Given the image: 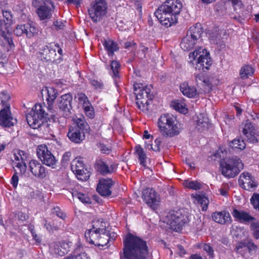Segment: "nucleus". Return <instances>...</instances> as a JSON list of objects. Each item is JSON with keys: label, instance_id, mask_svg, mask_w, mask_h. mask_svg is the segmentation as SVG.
<instances>
[{"label": "nucleus", "instance_id": "obj_36", "mask_svg": "<svg viewBox=\"0 0 259 259\" xmlns=\"http://www.w3.org/2000/svg\"><path fill=\"white\" fill-rule=\"evenodd\" d=\"M171 106L175 110L181 113L185 114L187 112L188 110L186 107V104L181 100L172 101L171 103Z\"/></svg>", "mask_w": 259, "mask_h": 259}, {"label": "nucleus", "instance_id": "obj_42", "mask_svg": "<svg viewBox=\"0 0 259 259\" xmlns=\"http://www.w3.org/2000/svg\"><path fill=\"white\" fill-rule=\"evenodd\" d=\"M75 98L77 99L78 104L82 106V107L89 105L91 103L87 96L82 93H77L75 95Z\"/></svg>", "mask_w": 259, "mask_h": 259}, {"label": "nucleus", "instance_id": "obj_20", "mask_svg": "<svg viewBox=\"0 0 259 259\" xmlns=\"http://www.w3.org/2000/svg\"><path fill=\"white\" fill-rule=\"evenodd\" d=\"M113 185L114 182L111 179H100L97 187V191L101 196L108 197L111 194V189Z\"/></svg>", "mask_w": 259, "mask_h": 259}, {"label": "nucleus", "instance_id": "obj_24", "mask_svg": "<svg viewBox=\"0 0 259 259\" xmlns=\"http://www.w3.org/2000/svg\"><path fill=\"white\" fill-rule=\"evenodd\" d=\"M214 221L220 224H228L231 222V217L227 211H215L212 214Z\"/></svg>", "mask_w": 259, "mask_h": 259}, {"label": "nucleus", "instance_id": "obj_18", "mask_svg": "<svg viewBox=\"0 0 259 259\" xmlns=\"http://www.w3.org/2000/svg\"><path fill=\"white\" fill-rule=\"evenodd\" d=\"M242 132L249 142L256 143L258 142L259 134L257 129L248 120H246Z\"/></svg>", "mask_w": 259, "mask_h": 259}, {"label": "nucleus", "instance_id": "obj_34", "mask_svg": "<svg viewBox=\"0 0 259 259\" xmlns=\"http://www.w3.org/2000/svg\"><path fill=\"white\" fill-rule=\"evenodd\" d=\"M30 23H27L24 24L18 25L14 29V32L17 36H21L25 34L28 37V33L29 32V27Z\"/></svg>", "mask_w": 259, "mask_h": 259}, {"label": "nucleus", "instance_id": "obj_9", "mask_svg": "<svg viewBox=\"0 0 259 259\" xmlns=\"http://www.w3.org/2000/svg\"><path fill=\"white\" fill-rule=\"evenodd\" d=\"M107 4L105 0L93 2L88 9L89 14L94 22L99 21L107 13Z\"/></svg>", "mask_w": 259, "mask_h": 259}, {"label": "nucleus", "instance_id": "obj_26", "mask_svg": "<svg viewBox=\"0 0 259 259\" xmlns=\"http://www.w3.org/2000/svg\"><path fill=\"white\" fill-rule=\"evenodd\" d=\"M100 233L97 231H94L92 229L87 230L84 234V237L88 242L90 244H94L96 246L98 244V241L100 236Z\"/></svg>", "mask_w": 259, "mask_h": 259}, {"label": "nucleus", "instance_id": "obj_21", "mask_svg": "<svg viewBox=\"0 0 259 259\" xmlns=\"http://www.w3.org/2000/svg\"><path fill=\"white\" fill-rule=\"evenodd\" d=\"M232 214L236 221L241 223L248 224L256 220L255 218L251 216L249 213L242 210L234 209Z\"/></svg>", "mask_w": 259, "mask_h": 259}, {"label": "nucleus", "instance_id": "obj_35", "mask_svg": "<svg viewBox=\"0 0 259 259\" xmlns=\"http://www.w3.org/2000/svg\"><path fill=\"white\" fill-rule=\"evenodd\" d=\"M194 197L195 198L196 200L198 202V203L199 204L200 206L202 207V210H206L208 207V204L209 203L208 198L205 196L204 194H196Z\"/></svg>", "mask_w": 259, "mask_h": 259}, {"label": "nucleus", "instance_id": "obj_54", "mask_svg": "<svg viewBox=\"0 0 259 259\" xmlns=\"http://www.w3.org/2000/svg\"><path fill=\"white\" fill-rule=\"evenodd\" d=\"M29 32L28 33V38H31L38 34L39 30L38 28L36 27L34 24L30 23L29 27Z\"/></svg>", "mask_w": 259, "mask_h": 259}, {"label": "nucleus", "instance_id": "obj_61", "mask_svg": "<svg viewBox=\"0 0 259 259\" xmlns=\"http://www.w3.org/2000/svg\"><path fill=\"white\" fill-rule=\"evenodd\" d=\"M202 85L205 87V90L209 91L211 89V84L207 77H204L201 83Z\"/></svg>", "mask_w": 259, "mask_h": 259}, {"label": "nucleus", "instance_id": "obj_7", "mask_svg": "<svg viewBox=\"0 0 259 259\" xmlns=\"http://www.w3.org/2000/svg\"><path fill=\"white\" fill-rule=\"evenodd\" d=\"M134 93L136 96L137 107L143 111L148 110V105L153 97L150 93V89L144 87L142 84L135 83L134 84Z\"/></svg>", "mask_w": 259, "mask_h": 259}, {"label": "nucleus", "instance_id": "obj_1", "mask_svg": "<svg viewBox=\"0 0 259 259\" xmlns=\"http://www.w3.org/2000/svg\"><path fill=\"white\" fill-rule=\"evenodd\" d=\"M120 259H147L149 248L147 242L141 238L128 233L123 241Z\"/></svg>", "mask_w": 259, "mask_h": 259}, {"label": "nucleus", "instance_id": "obj_55", "mask_svg": "<svg viewBox=\"0 0 259 259\" xmlns=\"http://www.w3.org/2000/svg\"><path fill=\"white\" fill-rule=\"evenodd\" d=\"M98 148L100 149L101 153L103 154H109L112 150L111 147L110 146H107L103 143L99 144Z\"/></svg>", "mask_w": 259, "mask_h": 259}, {"label": "nucleus", "instance_id": "obj_32", "mask_svg": "<svg viewBox=\"0 0 259 259\" xmlns=\"http://www.w3.org/2000/svg\"><path fill=\"white\" fill-rule=\"evenodd\" d=\"M135 154L137 156L141 165L145 166L147 156L144 149L140 145L136 146L135 148Z\"/></svg>", "mask_w": 259, "mask_h": 259}, {"label": "nucleus", "instance_id": "obj_12", "mask_svg": "<svg viewBox=\"0 0 259 259\" xmlns=\"http://www.w3.org/2000/svg\"><path fill=\"white\" fill-rule=\"evenodd\" d=\"M142 198L152 209H157L160 202V197L153 189L148 188L144 189L142 192Z\"/></svg>", "mask_w": 259, "mask_h": 259}, {"label": "nucleus", "instance_id": "obj_31", "mask_svg": "<svg viewBox=\"0 0 259 259\" xmlns=\"http://www.w3.org/2000/svg\"><path fill=\"white\" fill-rule=\"evenodd\" d=\"M120 68V65L117 61L113 60L111 62L110 66L107 67V69L110 68L109 73L114 79L115 81L116 79L119 78V69Z\"/></svg>", "mask_w": 259, "mask_h": 259}, {"label": "nucleus", "instance_id": "obj_45", "mask_svg": "<svg viewBox=\"0 0 259 259\" xmlns=\"http://www.w3.org/2000/svg\"><path fill=\"white\" fill-rule=\"evenodd\" d=\"M221 38L220 30L217 28L214 29L213 31L210 34V39L214 44H218L221 42Z\"/></svg>", "mask_w": 259, "mask_h": 259}, {"label": "nucleus", "instance_id": "obj_52", "mask_svg": "<svg viewBox=\"0 0 259 259\" xmlns=\"http://www.w3.org/2000/svg\"><path fill=\"white\" fill-rule=\"evenodd\" d=\"M3 15L4 18V21L6 24L10 25L13 23V16L10 11H3Z\"/></svg>", "mask_w": 259, "mask_h": 259}, {"label": "nucleus", "instance_id": "obj_6", "mask_svg": "<svg viewBox=\"0 0 259 259\" xmlns=\"http://www.w3.org/2000/svg\"><path fill=\"white\" fill-rule=\"evenodd\" d=\"M89 128L88 123L81 118L75 119L72 125L69 127L67 137L73 143L79 144L85 139V131Z\"/></svg>", "mask_w": 259, "mask_h": 259}, {"label": "nucleus", "instance_id": "obj_58", "mask_svg": "<svg viewBox=\"0 0 259 259\" xmlns=\"http://www.w3.org/2000/svg\"><path fill=\"white\" fill-rule=\"evenodd\" d=\"M91 85L94 87L96 90L102 89L103 88V84L102 82L97 80L93 79L90 81Z\"/></svg>", "mask_w": 259, "mask_h": 259}, {"label": "nucleus", "instance_id": "obj_4", "mask_svg": "<svg viewBox=\"0 0 259 259\" xmlns=\"http://www.w3.org/2000/svg\"><path fill=\"white\" fill-rule=\"evenodd\" d=\"M47 108L45 104H36L33 107L26 116L27 123L31 127L35 129L47 127V118L49 112L46 111Z\"/></svg>", "mask_w": 259, "mask_h": 259}, {"label": "nucleus", "instance_id": "obj_43", "mask_svg": "<svg viewBox=\"0 0 259 259\" xmlns=\"http://www.w3.org/2000/svg\"><path fill=\"white\" fill-rule=\"evenodd\" d=\"M230 146L232 147V149H238L241 150L245 148L246 145L243 140L235 139L231 142Z\"/></svg>", "mask_w": 259, "mask_h": 259}, {"label": "nucleus", "instance_id": "obj_49", "mask_svg": "<svg viewBox=\"0 0 259 259\" xmlns=\"http://www.w3.org/2000/svg\"><path fill=\"white\" fill-rule=\"evenodd\" d=\"M0 99L3 107H5L7 104H9L8 102L10 100V96L7 92L4 91L0 93Z\"/></svg>", "mask_w": 259, "mask_h": 259}, {"label": "nucleus", "instance_id": "obj_56", "mask_svg": "<svg viewBox=\"0 0 259 259\" xmlns=\"http://www.w3.org/2000/svg\"><path fill=\"white\" fill-rule=\"evenodd\" d=\"M52 213L55 214L59 218L64 220L66 218V214L61 210L59 207H54L52 209Z\"/></svg>", "mask_w": 259, "mask_h": 259}, {"label": "nucleus", "instance_id": "obj_60", "mask_svg": "<svg viewBox=\"0 0 259 259\" xmlns=\"http://www.w3.org/2000/svg\"><path fill=\"white\" fill-rule=\"evenodd\" d=\"M9 26L8 24H6V22L4 21L3 22L2 20L0 19V32L1 33V35L3 37H5L6 33L5 31L7 29V27Z\"/></svg>", "mask_w": 259, "mask_h": 259}, {"label": "nucleus", "instance_id": "obj_27", "mask_svg": "<svg viewBox=\"0 0 259 259\" xmlns=\"http://www.w3.org/2000/svg\"><path fill=\"white\" fill-rule=\"evenodd\" d=\"M196 42V39L189 36V34H187L183 39L181 44V47L184 51H189L194 48Z\"/></svg>", "mask_w": 259, "mask_h": 259}, {"label": "nucleus", "instance_id": "obj_39", "mask_svg": "<svg viewBox=\"0 0 259 259\" xmlns=\"http://www.w3.org/2000/svg\"><path fill=\"white\" fill-rule=\"evenodd\" d=\"M254 69L250 65H245L243 66L240 70V75L241 78L242 79H246L248 78L249 76L253 74Z\"/></svg>", "mask_w": 259, "mask_h": 259}, {"label": "nucleus", "instance_id": "obj_63", "mask_svg": "<svg viewBox=\"0 0 259 259\" xmlns=\"http://www.w3.org/2000/svg\"><path fill=\"white\" fill-rule=\"evenodd\" d=\"M19 178L17 173L15 172L12 176L11 180V183L14 188H16L18 185Z\"/></svg>", "mask_w": 259, "mask_h": 259}, {"label": "nucleus", "instance_id": "obj_48", "mask_svg": "<svg viewBox=\"0 0 259 259\" xmlns=\"http://www.w3.org/2000/svg\"><path fill=\"white\" fill-rule=\"evenodd\" d=\"M85 115L90 118L92 119L95 116L94 109L91 103L83 107Z\"/></svg>", "mask_w": 259, "mask_h": 259}, {"label": "nucleus", "instance_id": "obj_17", "mask_svg": "<svg viewBox=\"0 0 259 259\" xmlns=\"http://www.w3.org/2000/svg\"><path fill=\"white\" fill-rule=\"evenodd\" d=\"M29 169L33 176L39 179L46 178L48 174L46 167L35 159L31 160L29 161Z\"/></svg>", "mask_w": 259, "mask_h": 259}, {"label": "nucleus", "instance_id": "obj_28", "mask_svg": "<svg viewBox=\"0 0 259 259\" xmlns=\"http://www.w3.org/2000/svg\"><path fill=\"white\" fill-rule=\"evenodd\" d=\"M202 33L203 30L201 24L198 23L190 27L187 34H189V36L197 40V39L200 37Z\"/></svg>", "mask_w": 259, "mask_h": 259}, {"label": "nucleus", "instance_id": "obj_44", "mask_svg": "<svg viewBox=\"0 0 259 259\" xmlns=\"http://www.w3.org/2000/svg\"><path fill=\"white\" fill-rule=\"evenodd\" d=\"M183 185L186 188L195 190H199L201 188V184L200 183L193 181L186 180L184 182Z\"/></svg>", "mask_w": 259, "mask_h": 259}, {"label": "nucleus", "instance_id": "obj_57", "mask_svg": "<svg viewBox=\"0 0 259 259\" xmlns=\"http://www.w3.org/2000/svg\"><path fill=\"white\" fill-rule=\"evenodd\" d=\"M203 249L208 253L209 258L213 259L214 251L212 247L208 244H205L203 246Z\"/></svg>", "mask_w": 259, "mask_h": 259}, {"label": "nucleus", "instance_id": "obj_5", "mask_svg": "<svg viewBox=\"0 0 259 259\" xmlns=\"http://www.w3.org/2000/svg\"><path fill=\"white\" fill-rule=\"evenodd\" d=\"M222 175L228 178L236 177L244 168V164L237 156H233L220 162Z\"/></svg>", "mask_w": 259, "mask_h": 259}, {"label": "nucleus", "instance_id": "obj_23", "mask_svg": "<svg viewBox=\"0 0 259 259\" xmlns=\"http://www.w3.org/2000/svg\"><path fill=\"white\" fill-rule=\"evenodd\" d=\"M209 53L207 52H203V54L200 55L197 60L195 61V69L196 70H201L203 71L207 70L209 69V66L211 65V61L210 58L209 57Z\"/></svg>", "mask_w": 259, "mask_h": 259}, {"label": "nucleus", "instance_id": "obj_46", "mask_svg": "<svg viewBox=\"0 0 259 259\" xmlns=\"http://www.w3.org/2000/svg\"><path fill=\"white\" fill-rule=\"evenodd\" d=\"M72 171L74 172H81V170H83L84 164L81 161L74 159L71 165Z\"/></svg>", "mask_w": 259, "mask_h": 259}, {"label": "nucleus", "instance_id": "obj_33", "mask_svg": "<svg viewBox=\"0 0 259 259\" xmlns=\"http://www.w3.org/2000/svg\"><path fill=\"white\" fill-rule=\"evenodd\" d=\"M94 231H97L100 233L105 232L106 230V223L100 220H95L92 223V228Z\"/></svg>", "mask_w": 259, "mask_h": 259}, {"label": "nucleus", "instance_id": "obj_62", "mask_svg": "<svg viewBox=\"0 0 259 259\" xmlns=\"http://www.w3.org/2000/svg\"><path fill=\"white\" fill-rule=\"evenodd\" d=\"M154 142H155V145H151V149L154 151H156V152L159 151L160 150V145L161 143L160 139V138L156 139L155 140Z\"/></svg>", "mask_w": 259, "mask_h": 259}, {"label": "nucleus", "instance_id": "obj_10", "mask_svg": "<svg viewBox=\"0 0 259 259\" xmlns=\"http://www.w3.org/2000/svg\"><path fill=\"white\" fill-rule=\"evenodd\" d=\"M36 152L38 158L43 164L52 168H55L58 161L46 145H38Z\"/></svg>", "mask_w": 259, "mask_h": 259}, {"label": "nucleus", "instance_id": "obj_53", "mask_svg": "<svg viewBox=\"0 0 259 259\" xmlns=\"http://www.w3.org/2000/svg\"><path fill=\"white\" fill-rule=\"evenodd\" d=\"M250 202L254 209L259 210V194L254 193L251 197Z\"/></svg>", "mask_w": 259, "mask_h": 259}, {"label": "nucleus", "instance_id": "obj_59", "mask_svg": "<svg viewBox=\"0 0 259 259\" xmlns=\"http://www.w3.org/2000/svg\"><path fill=\"white\" fill-rule=\"evenodd\" d=\"M246 248L248 249L249 251L255 250L256 245L250 240H247L245 241Z\"/></svg>", "mask_w": 259, "mask_h": 259}, {"label": "nucleus", "instance_id": "obj_41", "mask_svg": "<svg viewBox=\"0 0 259 259\" xmlns=\"http://www.w3.org/2000/svg\"><path fill=\"white\" fill-rule=\"evenodd\" d=\"M72 196L73 197H76L83 203L90 204L91 203V200L89 197L77 191H73Z\"/></svg>", "mask_w": 259, "mask_h": 259}, {"label": "nucleus", "instance_id": "obj_38", "mask_svg": "<svg viewBox=\"0 0 259 259\" xmlns=\"http://www.w3.org/2000/svg\"><path fill=\"white\" fill-rule=\"evenodd\" d=\"M100 236L98 241V244L96 246H105L107 245L111 238L110 236L109 231H107L105 232L100 233Z\"/></svg>", "mask_w": 259, "mask_h": 259}, {"label": "nucleus", "instance_id": "obj_50", "mask_svg": "<svg viewBox=\"0 0 259 259\" xmlns=\"http://www.w3.org/2000/svg\"><path fill=\"white\" fill-rule=\"evenodd\" d=\"M76 175L78 179L82 181H85L89 179L90 177L89 172L88 171L87 169L83 168V170H81V172H74Z\"/></svg>", "mask_w": 259, "mask_h": 259}, {"label": "nucleus", "instance_id": "obj_3", "mask_svg": "<svg viewBox=\"0 0 259 259\" xmlns=\"http://www.w3.org/2000/svg\"><path fill=\"white\" fill-rule=\"evenodd\" d=\"M157 124L160 133L164 137H172L178 135L181 130L176 118L171 114H162Z\"/></svg>", "mask_w": 259, "mask_h": 259}, {"label": "nucleus", "instance_id": "obj_22", "mask_svg": "<svg viewBox=\"0 0 259 259\" xmlns=\"http://www.w3.org/2000/svg\"><path fill=\"white\" fill-rule=\"evenodd\" d=\"M44 93L47 94L46 100L47 101L48 106L47 110L50 113H53V104L55 100L58 95L57 90L52 87L46 88L45 90H42V94Z\"/></svg>", "mask_w": 259, "mask_h": 259}, {"label": "nucleus", "instance_id": "obj_51", "mask_svg": "<svg viewBox=\"0 0 259 259\" xmlns=\"http://www.w3.org/2000/svg\"><path fill=\"white\" fill-rule=\"evenodd\" d=\"M43 224L44 225V227H46L47 230L49 232H53L54 230H58L61 226V224H59V225H55L54 223H53V224H51V223H48L46 220H44Z\"/></svg>", "mask_w": 259, "mask_h": 259}, {"label": "nucleus", "instance_id": "obj_30", "mask_svg": "<svg viewBox=\"0 0 259 259\" xmlns=\"http://www.w3.org/2000/svg\"><path fill=\"white\" fill-rule=\"evenodd\" d=\"M103 46L110 56H113L114 52L119 49L117 43L111 39L105 40L103 42Z\"/></svg>", "mask_w": 259, "mask_h": 259}, {"label": "nucleus", "instance_id": "obj_15", "mask_svg": "<svg viewBox=\"0 0 259 259\" xmlns=\"http://www.w3.org/2000/svg\"><path fill=\"white\" fill-rule=\"evenodd\" d=\"M238 182L242 188L248 191L254 190L257 186L255 178L247 171H244L240 175Z\"/></svg>", "mask_w": 259, "mask_h": 259}, {"label": "nucleus", "instance_id": "obj_19", "mask_svg": "<svg viewBox=\"0 0 259 259\" xmlns=\"http://www.w3.org/2000/svg\"><path fill=\"white\" fill-rule=\"evenodd\" d=\"M72 101V97L70 93L61 96L58 99V107L63 112V115L65 117L69 116L71 113Z\"/></svg>", "mask_w": 259, "mask_h": 259}, {"label": "nucleus", "instance_id": "obj_37", "mask_svg": "<svg viewBox=\"0 0 259 259\" xmlns=\"http://www.w3.org/2000/svg\"><path fill=\"white\" fill-rule=\"evenodd\" d=\"M42 54L46 57L44 58L47 61H52L55 60V56L56 55V49H53L51 46H47V48H45Z\"/></svg>", "mask_w": 259, "mask_h": 259}, {"label": "nucleus", "instance_id": "obj_25", "mask_svg": "<svg viewBox=\"0 0 259 259\" xmlns=\"http://www.w3.org/2000/svg\"><path fill=\"white\" fill-rule=\"evenodd\" d=\"M180 91L184 96L189 98H194L198 94L195 87L189 86L186 82H184L181 84Z\"/></svg>", "mask_w": 259, "mask_h": 259}, {"label": "nucleus", "instance_id": "obj_13", "mask_svg": "<svg viewBox=\"0 0 259 259\" xmlns=\"http://www.w3.org/2000/svg\"><path fill=\"white\" fill-rule=\"evenodd\" d=\"M72 242L68 240L53 242L50 245L51 251L59 256H63L70 251Z\"/></svg>", "mask_w": 259, "mask_h": 259}, {"label": "nucleus", "instance_id": "obj_2", "mask_svg": "<svg viewBox=\"0 0 259 259\" xmlns=\"http://www.w3.org/2000/svg\"><path fill=\"white\" fill-rule=\"evenodd\" d=\"M182 8V4L178 0H167L158 8L154 15L162 25L168 27L177 23Z\"/></svg>", "mask_w": 259, "mask_h": 259}, {"label": "nucleus", "instance_id": "obj_14", "mask_svg": "<svg viewBox=\"0 0 259 259\" xmlns=\"http://www.w3.org/2000/svg\"><path fill=\"white\" fill-rule=\"evenodd\" d=\"M17 121L12 117L10 104H7L0 111V125L3 127H10L16 124Z\"/></svg>", "mask_w": 259, "mask_h": 259}, {"label": "nucleus", "instance_id": "obj_11", "mask_svg": "<svg viewBox=\"0 0 259 259\" xmlns=\"http://www.w3.org/2000/svg\"><path fill=\"white\" fill-rule=\"evenodd\" d=\"M54 9L52 0H43V4L36 9V13L40 20L47 22L52 18Z\"/></svg>", "mask_w": 259, "mask_h": 259}, {"label": "nucleus", "instance_id": "obj_40", "mask_svg": "<svg viewBox=\"0 0 259 259\" xmlns=\"http://www.w3.org/2000/svg\"><path fill=\"white\" fill-rule=\"evenodd\" d=\"M14 158L17 163L16 166L20 169L22 174L24 173L26 169V165L21 155L15 154Z\"/></svg>", "mask_w": 259, "mask_h": 259}, {"label": "nucleus", "instance_id": "obj_16", "mask_svg": "<svg viewBox=\"0 0 259 259\" xmlns=\"http://www.w3.org/2000/svg\"><path fill=\"white\" fill-rule=\"evenodd\" d=\"M95 169L102 175L111 174L115 172L117 165L113 162L107 163L102 159H97L95 165Z\"/></svg>", "mask_w": 259, "mask_h": 259}, {"label": "nucleus", "instance_id": "obj_64", "mask_svg": "<svg viewBox=\"0 0 259 259\" xmlns=\"http://www.w3.org/2000/svg\"><path fill=\"white\" fill-rule=\"evenodd\" d=\"M71 156V153L69 152H65L62 158L61 162L62 164L65 165L67 163L68 161H69L70 159V157Z\"/></svg>", "mask_w": 259, "mask_h": 259}, {"label": "nucleus", "instance_id": "obj_29", "mask_svg": "<svg viewBox=\"0 0 259 259\" xmlns=\"http://www.w3.org/2000/svg\"><path fill=\"white\" fill-rule=\"evenodd\" d=\"M73 253L74 259H89L83 251V247L80 242L75 244Z\"/></svg>", "mask_w": 259, "mask_h": 259}, {"label": "nucleus", "instance_id": "obj_47", "mask_svg": "<svg viewBox=\"0 0 259 259\" xmlns=\"http://www.w3.org/2000/svg\"><path fill=\"white\" fill-rule=\"evenodd\" d=\"M251 230L253 231V236L256 239H259V221H254L250 223Z\"/></svg>", "mask_w": 259, "mask_h": 259}, {"label": "nucleus", "instance_id": "obj_8", "mask_svg": "<svg viewBox=\"0 0 259 259\" xmlns=\"http://www.w3.org/2000/svg\"><path fill=\"white\" fill-rule=\"evenodd\" d=\"M189 218L184 210L170 211L167 215L165 222L172 230L178 232L189 222Z\"/></svg>", "mask_w": 259, "mask_h": 259}]
</instances>
